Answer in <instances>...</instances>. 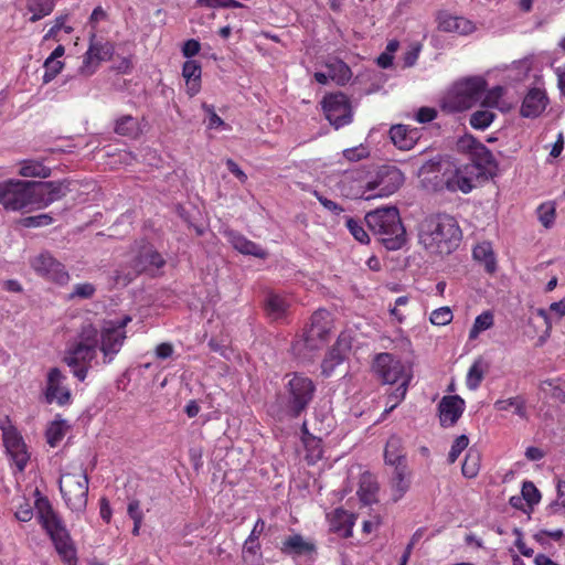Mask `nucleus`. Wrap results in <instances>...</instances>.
<instances>
[{"label": "nucleus", "mask_w": 565, "mask_h": 565, "mask_svg": "<svg viewBox=\"0 0 565 565\" xmlns=\"http://www.w3.org/2000/svg\"><path fill=\"white\" fill-rule=\"evenodd\" d=\"M419 52H420V45L412 44L409 50L407 52H405V54H404V57H403L404 66L405 67L413 66L418 58Z\"/></svg>", "instance_id": "obj_64"}, {"label": "nucleus", "mask_w": 565, "mask_h": 565, "mask_svg": "<svg viewBox=\"0 0 565 565\" xmlns=\"http://www.w3.org/2000/svg\"><path fill=\"white\" fill-rule=\"evenodd\" d=\"M163 257L151 247L145 248L143 252L135 259L134 268L141 273L146 270L159 269L164 265Z\"/></svg>", "instance_id": "obj_29"}, {"label": "nucleus", "mask_w": 565, "mask_h": 565, "mask_svg": "<svg viewBox=\"0 0 565 565\" xmlns=\"http://www.w3.org/2000/svg\"><path fill=\"white\" fill-rule=\"evenodd\" d=\"M365 222L386 249L397 250L405 244L406 232L396 206L371 211L365 215Z\"/></svg>", "instance_id": "obj_5"}, {"label": "nucleus", "mask_w": 565, "mask_h": 565, "mask_svg": "<svg viewBox=\"0 0 565 565\" xmlns=\"http://www.w3.org/2000/svg\"><path fill=\"white\" fill-rule=\"evenodd\" d=\"M66 376L60 369L53 367L47 373L45 397L49 403L56 402L63 406L71 402V392L64 385Z\"/></svg>", "instance_id": "obj_18"}, {"label": "nucleus", "mask_w": 565, "mask_h": 565, "mask_svg": "<svg viewBox=\"0 0 565 565\" xmlns=\"http://www.w3.org/2000/svg\"><path fill=\"white\" fill-rule=\"evenodd\" d=\"M379 489L376 478L370 472H364L360 478V487L358 490L360 501L365 505L377 502Z\"/></svg>", "instance_id": "obj_28"}, {"label": "nucleus", "mask_w": 565, "mask_h": 565, "mask_svg": "<svg viewBox=\"0 0 565 565\" xmlns=\"http://www.w3.org/2000/svg\"><path fill=\"white\" fill-rule=\"evenodd\" d=\"M60 491L67 508L81 516L87 505L88 477L85 470L63 473L58 481Z\"/></svg>", "instance_id": "obj_8"}, {"label": "nucleus", "mask_w": 565, "mask_h": 565, "mask_svg": "<svg viewBox=\"0 0 565 565\" xmlns=\"http://www.w3.org/2000/svg\"><path fill=\"white\" fill-rule=\"evenodd\" d=\"M34 495L36 516L53 541L56 552L67 565H75L76 551L62 519L39 489L34 491Z\"/></svg>", "instance_id": "obj_3"}, {"label": "nucleus", "mask_w": 565, "mask_h": 565, "mask_svg": "<svg viewBox=\"0 0 565 565\" xmlns=\"http://www.w3.org/2000/svg\"><path fill=\"white\" fill-rule=\"evenodd\" d=\"M373 369L385 384H401L404 379H408L409 382L412 377L403 363L390 353L377 354Z\"/></svg>", "instance_id": "obj_16"}, {"label": "nucleus", "mask_w": 565, "mask_h": 565, "mask_svg": "<svg viewBox=\"0 0 565 565\" xmlns=\"http://www.w3.org/2000/svg\"><path fill=\"white\" fill-rule=\"evenodd\" d=\"M489 367L490 363L483 356H478L468 370L466 377L467 387L471 391L477 390L486 373L489 371Z\"/></svg>", "instance_id": "obj_31"}, {"label": "nucleus", "mask_w": 565, "mask_h": 565, "mask_svg": "<svg viewBox=\"0 0 565 565\" xmlns=\"http://www.w3.org/2000/svg\"><path fill=\"white\" fill-rule=\"evenodd\" d=\"M461 238L460 226L449 214H430L418 224V242L430 254L449 255L459 246Z\"/></svg>", "instance_id": "obj_2"}, {"label": "nucleus", "mask_w": 565, "mask_h": 565, "mask_svg": "<svg viewBox=\"0 0 565 565\" xmlns=\"http://www.w3.org/2000/svg\"><path fill=\"white\" fill-rule=\"evenodd\" d=\"M321 104L327 119L335 129L352 121V108L344 94H330L323 98Z\"/></svg>", "instance_id": "obj_15"}, {"label": "nucleus", "mask_w": 565, "mask_h": 565, "mask_svg": "<svg viewBox=\"0 0 565 565\" xmlns=\"http://www.w3.org/2000/svg\"><path fill=\"white\" fill-rule=\"evenodd\" d=\"M438 26L441 31L456 32L460 35H468L476 31V25L472 21L463 17L451 15L447 12L439 13Z\"/></svg>", "instance_id": "obj_22"}, {"label": "nucleus", "mask_w": 565, "mask_h": 565, "mask_svg": "<svg viewBox=\"0 0 565 565\" xmlns=\"http://www.w3.org/2000/svg\"><path fill=\"white\" fill-rule=\"evenodd\" d=\"M504 89L501 86H495L489 89L482 100V106L487 108H500V102L503 96Z\"/></svg>", "instance_id": "obj_52"}, {"label": "nucleus", "mask_w": 565, "mask_h": 565, "mask_svg": "<svg viewBox=\"0 0 565 565\" xmlns=\"http://www.w3.org/2000/svg\"><path fill=\"white\" fill-rule=\"evenodd\" d=\"M565 509V482L559 481L557 483V497L556 499L547 507L550 514H557L561 510Z\"/></svg>", "instance_id": "obj_56"}, {"label": "nucleus", "mask_w": 565, "mask_h": 565, "mask_svg": "<svg viewBox=\"0 0 565 565\" xmlns=\"http://www.w3.org/2000/svg\"><path fill=\"white\" fill-rule=\"evenodd\" d=\"M473 258L482 263L489 273L495 270V257L490 243L483 242L478 244L472 250Z\"/></svg>", "instance_id": "obj_36"}, {"label": "nucleus", "mask_w": 565, "mask_h": 565, "mask_svg": "<svg viewBox=\"0 0 565 565\" xmlns=\"http://www.w3.org/2000/svg\"><path fill=\"white\" fill-rule=\"evenodd\" d=\"M198 4L206 8H242L243 3L236 0H198Z\"/></svg>", "instance_id": "obj_60"}, {"label": "nucleus", "mask_w": 565, "mask_h": 565, "mask_svg": "<svg viewBox=\"0 0 565 565\" xmlns=\"http://www.w3.org/2000/svg\"><path fill=\"white\" fill-rule=\"evenodd\" d=\"M100 62L97 61L89 52L83 56L82 65L78 67V74L84 77H89L96 73L99 67Z\"/></svg>", "instance_id": "obj_50"}, {"label": "nucleus", "mask_w": 565, "mask_h": 565, "mask_svg": "<svg viewBox=\"0 0 565 565\" xmlns=\"http://www.w3.org/2000/svg\"><path fill=\"white\" fill-rule=\"evenodd\" d=\"M3 431V444L7 449L8 455L10 456L13 465L15 466L19 472H22L29 460L30 455L28 452V448L23 438L19 435V433L12 427H2Z\"/></svg>", "instance_id": "obj_17"}, {"label": "nucleus", "mask_w": 565, "mask_h": 565, "mask_svg": "<svg viewBox=\"0 0 565 565\" xmlns=\"http://www.w3.org/2000/svg\"><path fill=\"white\" fill-rule=\"evenodd\" d=\"M65 194V186L61 182H35L20 179H8L0 182V204L6 211L17 212L46 207Z\"/></svg>", "instance_id": "obj_1"}, {"label": "nucleus", "mask_w": 565, "mask_h": 565, "mask_svg": "<svg viewBox=\"0 0 565 565\" xmlns=\"http://www.w3.org/2000/svg\"><path fill=\"white\" fill-rule=\"evenodd\" d=\"M332 318L329 311L319 309L310 318V324L301 338L296 341L294 349L298 354L320 350L324 347L331 331Z\"/></svg>", "instance_id": "obj_7"}, {"label": "nucleus", "mask_w": 565, "mask_h": 565, "mask_svg": "<svg viewBox=\"0 0 565 565\" xmlns=\"http://www.w3.org/2000/svg\"><path fill=\"white\" fill-rule=\"evenodd\" d=\"M203 109L209 114L207 128L215 129L224 126L223 119L214 111L213 106L203 105Z\"/></svg>", "instance_id": "obj_62"}, {"label": "nucleus", "mask_w": 565, "mask_h": 565, "mask_svg": "<svg viewBox=\"0 0 565 565\" xmlns=\"http://www.w3.org/2000/svg\"><path fill=\"white\" fill-rule=\"evenodd\" d=\"M393 500H401L411 488V470L407 465L394 467L390 480Z\"/></svg>", "instance_id": "obj_24"}, {"label": "nucleus", "mask_w": 565, "mask_h": 565, "mask_svg": "<svg viewBox=\"0 0 565 565\" xmlns=\"http://www.w3.org/2000/svg\"><path fill=\"white\" fill-rule=\"evenodd\" d=\"M541 390L552 398L565 403V383L561 380H547L541 383Z\"/></svg>", "instance_id": "obj_46"}, {"label": "nucleus", "mask_w": 565, "mask_h": 565, "mask_svg": "<svg viewBox=\"0 0 565 565\" xmlns=\"http://www.w3.org/2000/svg\"><path fill=\"white\" fill-rule=\"evenodd\" d=\"M288 306V301L277 294H269L265 301L266 312L274 320L284 317Z\"/></svg>", "instance_id": "obj_35"}, {"label": "nucleus", "mask_w": 565, "mask_h": 565, "mask_svg": "<svg viewBox=\"0 0 565 565\" xmlns=\"http://www.w3.org/2000/svg\"><path fill=\"white\" fill-rule=\"evenodd\" d=\"M408 384V379H404L403 383L398 384V386L387 395L384 415L390 414L405 398Z\"/></svg>", "instance_id": "obj_47"}, {"label": "nucleus", "mask_w": 565, "mask_h": 565, "mask_svg": "<svg viewBox=\"0 0 565 565\" xmlns=\"http://www.w3.org/2000/svg\"><path fill=\"white\" fill-rule=\"evenodd\" d=\"M480 469V454L476 449H469L463 463H462V475L467 478H475Z\"/></svg>", "instance_id": "obj_44"}, {"label": "nucleus", "mask_w": 565, "mask_h": 565, "mask_svg": "<svg viewBox=\"0 0 565 565\" xmlns=\"http://www.w3.org/2000/svg\"><path fill=\"white\" fill-rule=\"evenodd\" d=\"M355 515L343 509H335L330 515V530L342 537H351L355 524Z\"/></svg>", "instance_id": "obj_26"}, {"label": "nucleus", "mask_w": 565, "mask_h": 565, "mask_svg": "<svg viewBox=\"0 0 565 565\" xmlns=\"http://www.w3.org/2000/svg\"><path fill=\"white\" fill-rule=\"evenodd\" d=\"M539 220L545 226L550 227L554 223L555 206L553 203H543L537 209Z\"/></svg>", "instance_id": "obj_53"}, {"label": "nucleus", "mask_w": 565, "mask_h": 565, "mask_svg": "<svg viewBox=\"0 0 565 565\" xmlns=\"http://www.w3.org/2000/svg\"><path fill=\"white\" fill-rule=\"evenodd\" d=\"M392 142L401 150H411L420 138L416 128H409L406 125H395L390 129Z\"/></svg>", "instance_id": "obj_23"}, {"label": "nucleus", "mask_w": 565, "mask_h": 565, "mask_svg": "<svg viewBox=\"0 0 565 565\" xmlns=\"http://www.w3.org/2000/svg\"><path fill=\"white\" fill-rule=\"evenodd\" d=\"M327 67L330 78L340 85H344L351 78L350 67L342 61L329 63Z\"/></svg>", "instance_id": "obj_40"}, {"label": "nucleus", "mask_w": 565, "mask_h": 565, "mask_svg": "<svg viewBox=\"0 0 565 565\" xmlns=\"http://www.w3.org/2000/svg\"><path fill=\"white\" fill-rule=\"evenodd\" d=\"M182 76L186 81V88L190 96H194L200 90L201 65L198 61L189 60L183 64Z\"/></svg>", "instance_id": "obj_32"}, {"label": "nucleus", "mask_w": 565, "mask_h": 565, "mask_svg": "<svg viewBox=\"0 0 565 565\" xmlns=\"http://www.w3.org/2000/svg\"><path fill=\"white\" fill-rule=\"evenodd\" d=\"M64 63L61 60H56L53 57H47L44 62V75L43 82L49 83L56 77V75L62 71Z\"/></svg>", "instance_id": "obj_51"}, {"label": "nucleus", "mask_w": 565, "mask_h": 565, "mask_svg": "<svg viewBox=\"0 0 565 565\" xmlns=\"http://www.w3.org/2000/svg\"><path fill=\"white\" fill-rule=\"evenodd\" d=\"M114 131L125 137H137L139 135V125L135 117L124 115L116 119Z\"/></svg>", "instance_id": "obj_37"}, {"label": "nucleus", "mask_w": 565, "mask_h": 565, "mask_svg": "<svg viewBox=\"0 0 565 565\" xmlns=\"http://www.w3.org/2000/svg\"><path fill=\"white\" fill-rule=\"evenodd\" d=\"M98 329L87 323L82 326L74 343L65 351L63 361L78 381H84L88 370L98 365Z\"/></svg>", "instance_id": "obj_4"}, {"label": "nucleus", "mask_w": 565, "mask_h": 565, "mask_svg": "<svg viewBox=\"0 0 565 565\" xmlns=\"http://www.w3.org/2000/svg\"><path fill=\"white\" fill-rule=\"evenodd\" d=\"M29 264L38 276L47 281L61 286L70 281V274L65 266L47 250L31 257Z\"/></svg>", "instance_id": "obj_12"}, {"label": "nucleus", "mask_w": 565, "mask_h": 565, "mask_svg": "<svg viewBox=\"0 0 565 565\" xmlns=\"http://www.w3.org/2000/svg\"><path fill=\"white\" fill-rule=\"evenodd\" d=\"M404 180V174L399 169L395 167L385 168L377 173L375 180L366 183L362 198L371 200L390 196L402 186Z\"/></svg>", "instance_id": "obj_11"}, {"label": "nucleus", "mask_w": 565, "mask_h": 565, "mask_svg": "<svg viewBox=\"0 0 565 565\" xmlns=\"http://www.w3.org/2000/svg\"><path fill=\"white\" fill-rule=\"evenodd\" d=\"M532 68V61L531 58H523L516 62H513L511 66V72H518V75L514 76V79L521 81L525 78L529 74V72Z\"/></svg>", "instance_id": "obj_59"}, {"label": "nucleus", "mask_w": 565, "mask_h": 565, "mask_svg": "<svg viewBox=\"0 0 565 565\" xmlns=\"http://www.w3.org/2000/svg\"><path fill=\"white\" fill-rule=\"evenodd\" d=\"M95 291L96 288L90 282L77 284L74 286V289L70 295V298L89 299L94 296Z\"/></svg>", "instance_id": "obj_57"}, {"label": "nucleus", "mask_w": 565, "mask_h": 565, "mask_svg": "<svg viewBox=\"0 0 565 565\" xmlns=\"http://www.w3.org/2000/svg\"><path fill=\"white\" fill-rule=\"evenodd\" d=\"M89 52L98 62L109 60L114 54V46L110 42L96 41L95 36L90 39Z\"/></svg>", "instance_id": "obj_41"}, {"label": "nucleus", "mask_w": 565, "mask_h": 565, "mask_svg": "<svg viewBox=\"0 0 565 565\" xmlns=\"http://www.w3.org/2000/svg\"><path fill=\"white\" fill-rule=\"evenodd\" d=\"M493 315L491 311H484L479 315L473 322L472 328L469 331V339L475 340L479 334L493 326Z\"/></svg>", "instance_id": "obj_45"}, {"label": "nucleus", "mask_w": 565, "mask_h": 565, "mask_svg": "<svg viewBox=\"0 0 565 565\" xmlns=\"http://www.w3.org/2000/svg\"><path fill=\"white\" fill-rule=\"evenodd\" d=\"M495 114L486 107L472 113L469 124L475 129L484 130L493 122Z\"/></svg>", "instance_id": "obj_42"}, {"label": "nucleus", "mask_w": 565, "mask_h": 565, "mask_svg": "<svg viewBox=\"0 0 565 565\" xmlns=\"http://www.w3.org/2000/svg\"><path fill=\"white\" fill-rule=\"evenodd\" d=\"M465 411V401L458 395L444 396L438 404V416L443 427L454 426Z\"/></svg>", "instance_id": "obj_19"}, {"label": "nucleus", "mask_w": 565, "mask_h": 565, "mask_svg": "<svg viewBox=\"0 0 565 565\" xmlns=\"http://www.w3.org/2000/svg\"><path fill=\"white\" fill-rule=\"evenodd\" d=\"M28 10L32 12L31 22L49 15L54 9V0H28Z\"/></svg>", "instance_id": "obj_39"}, {"label": "nucleus", "mask_w": 565, "mask_h": 565, "mask_svg": "<svg viewBox=\"0 0 565 565\" xmlns=\"http://www.w3.org/2000/svg\"><path fill=\"white\" fill-rule=\"evenodd\" d=\"M19 175L23 178L46 179L51 175V169L43 164L42 161L26 159L19 162Z\"/></svg>", "instance_id": "obj_33"}, {"label": "nucleus", "mask_w": 565, "mask_h": 565, "mask_svg": "<svg viewBox=\"0 0 565 565\" xmlns=\"http://www.w3.org/2000/svg\"><path fill=\"white\" fill-rule=\"evenodd\" d=\"M345 226L349 230V232L352 234V236L360 243H369V235L366 231L363 228L360 221L347 216L345 217Z\"/></svg>", "instance_id": "obj_48"}, {"label": "nucleus", "mask_w": 565, "mask_h": 565, "mask_svg": "<svg viewBox=\"0 0 565 565\" xmlns=\"http://www.w3.org/2000/svg\"><path fill=\"white\" fill-rule=\"evenodd\" d=\"M316 551L311 541H307L300 534L288 536L281 546V552L287 555H310Z\"/></svg>", "instance_id": "obj_27"}, {"label": "nucleus", "mask_w": 565, "mask_h": 565, "mask_svg": "<svg viewBox=\"0 0 565 565\" xmlns=\"http://www.w3.org/2000/svg\"><path fill=\"white\" fill-rule=\"evenodd\" d=\"M225 235L231 245L241 254L255 256L262 259L267 257V252L264 248L249 241L244 235L234 231H226Z\"/></svg>", "instance_id": "obj_25"}, {"label": "nucleus", "mask_w": 565, "mask_h": 565, "mask_svg": "<svg viewBox=\"0 0 565 565\" xmlns=\"http://www.w3.org/2000/svg\"><path fill=\"white\" fill-rule=\"evenodd\" d=\"M493 406L497 411L513 409L514 414L518 415L521 419H529L526 403L522 396H514L507 399H498Z\"/></svg>", "instance_id": "obj_34"}, {"label": "nucleus", "mask_w": 565, "mask_h": 565, "mask_svg": "<svg viewBox=\"0 0 565 565\" xmlns=\"http://www.w3.org/2000/svg\"><path fill=\"white\" fill-rule=\"evenodd\" d=\"M487 87L481 76L458 81L443 99V108L449 113L462 111L479 102Z\"/></svg>", "instance_id": "obj_6"}, {"label": "nucleus", "mask_w": 565, "mask_h": 565, "mask_svg": "<svg viewBox=\"0 0 565 565\" xmlns=\"http://www.w3.org/2000/svg\"><path fill=\"white\" fill-rule=\"evenodd\" d=\"M437 117V111L435 108L430 107H422L418 109L415 118L420 124H426L433 121Z\"/></svg>", "instance_id": "obj_63"}, {"label": "nucleus", "mask_w": 565, "mask_h": 565, "mask_svg": "<svg viewBox=\"0 0 565 565\" xmlns=\"http://www.w3.org/2000/svg\"><path fill=\"white\" fill-rule=\"evenodd\" d=\"M547 105V97L544 90L540 88H532L525 95L520 114L522 117L535 118L540 116Z\"/></svg>", "instance_id": "obj_21"}, {"label": "nucleus", "mask_w": 565, "mask_h": 565, "mask_svg": "<svg viewBox=\"0 0 565 565\" xmlns=\"http://www.w3.org/2000/svg\"><path fill=\"white\" fill-rule=\"evenodd\" d=\"M127 513L132 521L143 520V512L141 510L140 501L138 499H130L127 507Z\"/></svg>", "instance_id": "obj_61"}, {"label": "nucleus", "mask_w": 565, "mask_h": 565, "mask_svg": "<svg viewBox=\"0 0 565 565\" xmlns=\"http://www.w3.org/2000/svg\"><path fill=\"white\" fill-rule=\"evenodd\" d=\"M522 499H524L529 505L537 504L541 500V493L535 484L531 481H525L522 486Z\"/></svg>", "instance_id": "obj_54"}, {"label": "nucleus", "mask_w": 565, "mask_h": 565, "mask_svg": "<svg viewBox=\"0 0 565 565\" xmlns=\"http://www.w3.org/2000/svg\"><path fill=\"white\" fill-rule=\"evenodd\" d=\"M454 318V315H452V311L449 307L445 306V307H440V308H437L435 309L431 313H430V322L435 326H447L448 323L451 322Z\"/></svg>", "instance_id": "obj_49"}, {"label": "nucleus", "mask_w": 565, "mask_h": 565, "mask_svg": "<svg viewBox=\"0 0 565 565\" xmlns=\"http://www.w3.org/2000/svg\"><path fill=\"white\" fill-rule=\"evenodd\" d=\"M459 146L469 152L470 162L466 164L476 167L475 174L478 179L495 168V159L492 152L472 136L461 138Z\"/></svg>", "instance_id": "obj_13"}, {"label": "nucleus", "mask_w": 565, "mask_h": 565, "mask_svg": "<svg viewBox=\"0 0 565 565\" xmlns=\"http://www.w3.org/2000/svg\"><path fill=\"white\" fill-rule=\"evenodd\" d=\"M127 339L126 330H117L104 323L98 329L97 350L102 353V364H110L121 351Z\"/></svg>", "instance_id": "obj_14"}, {"label": "nucleus", "mask_w": 565, "mask_h": 565, "mask_svg": "<svg viewBox=\"0 0 565 565\" xmlns=\"http://www.w3.org/2000/svg\"><path fill=\"white\" fill-rule=\"evenodd\" d=\"M286 387L288 393L286 413L296 418L312 401L316 386L309 377L295 373Z\"/></svg>", "instance_id": "obj_9"}, {"label": "nucleus", "mask_w": 565, "mask_h": 565, "mask_svg": "<svg viewBox=\"0 0 565 565\" xmlns=\"http://www.w3.org/2000/svg\"><path fill=\"white\" fill-rule=\"evenodd\" d=\"M384 459L385 463L393 467H398L399 465H407L405 452L403 449V443L399 437L392 436L388 438L384 450Z\"/></svg>", "instance_id": "obj_30"}, {"label": "nucleus", "mask_w": 565, "mask_h": 565, "mask_svg": "<svg viewBox=\"0 0 565 565\" xmlns=\"http://www.w3.org/2000/svg\"><path fill=\"white\" fill-rule=\"evenodd\" d=\"M475 172V166L447 162L443 167L440 180L441 188H445L450 192L460 191L462 193H469L475 186V181L478 179Z\"/></svg>", "instance_id": "obj_10"}, {"label": "nucleus", "mask_w": 565, "mask_h": 565, "mask_svg": "<svg viewBox=\"0 0 565 565\" xmlns=\"http://www.w3.org/2000/svg\"><path fill=\"white\" fill-rule=\"evenodd\" d=\"M469 445V438L466 435L458 436L448 454V462L454 463L460 454L468 447Z\"/></svg>", "instance_id": "obj_55"}, {"label": "nucleus", "mask_w": 565, "mask_h": 565, "mask_svg": "<svg viewBox=\"0 0 565 565\" xmlns=\"http://www.w3.org/2000/svg\"><path fill=\"white\" fill-rule=\"evenodd\" d=\"M350 348V338L345 334H341L322 361L321 369L323 375L330 376L332 374L334 367L343 362Z\"/></svg>", "instance_id": "obj_20"}, {"label": "nucleus", "mask_w": 565, "mask_h": 565, "mask_svg": "<svg viewBox=\"0 0 565 565\" xmlns=\"http://www.w3.org/2000/svg\"><path fill=\"white\" fill-rule=\"evenodd\" d=\"M243 561L246 565H260L262 552L259 541L246 539L243 545Z\"/></svg>", "instance_id": "obj_38"}, {"label": "nucleus", "mask_w": 565, "mask_h": 565, "mask_svg": "<svg viewBox=\"0 0 565 565\" xmlns=\"http://www.w3.org/2000/svg\"><path fill=\"white\" fill-rule=\"evenodd\" d=\"M68 426L65 420L58 419L51 423L46 430V440L51 447H56L66 434Z\"/></svg>", "instance_id": "obj_43"}, {"label": "nucleus", "mask_w": 565, "mask_h": 565, "mask_svg": "<svg viewBox=\"0 0 565 565\" xmlns=\"http://www.w3.org/2000/svg\"><path fill=\"white\" fill-rule=\"evenodd\" d=\"M53 217L50 214H39L22 218V225L25 227H41L52 224Z\"/></svg>", "instance_id": "obj_58"}]
</instances>
